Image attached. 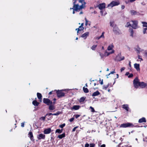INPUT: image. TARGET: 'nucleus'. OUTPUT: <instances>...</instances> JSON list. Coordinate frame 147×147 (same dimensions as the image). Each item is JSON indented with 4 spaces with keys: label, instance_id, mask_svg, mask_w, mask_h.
I'll return each mask as SVG.
<instances>
[{
    "label": "nucleus",
    "instance_id": "nucleus-1",
    "mask_svg": "<svg viewBox=\"0 0 147 147\" xmlns=\"http://www.w3.org/2000/svg\"><path fill=\"white\" fill-rule=\"evenodd\" d=\"M85 0H73L74 6L73 8H70V9H73V14L75 13V11H78L84 8L86 4Z\"/></svg>",
    "mask_w": 147,
    "mask_h": 147
},
{
    "label": "nucleus",
    "instance_id": "nucleus-2",
    "mask_svg": "<svg viewBox=\"0 0 147 147\" xmlns=\"http://www.w3.org/2000/svg\"><path fill=\"white\" fill-rule=\"evenodd\" d=\"M112 47H108L107 49L105 51L104 54L100 53L99 54L101 58L102 59L104 57L108 56L110 54L114 53V51Z\"/></svg>",
    "mask_w": 147,
    "mask_h": 147
},
{
    "label": "nucleus",
    "instance_id": "nucleus-3",
    "mask_svg": "<svg viewBox=\"0 0 147 147\" xmlns=\"http://www.w3.org/2000/svg\"><path fill=\"white\" fill-rule=\"evenodd\" d=\"M134 126V125L132 123H123L120 125V127L124 128H125L128 127H133Z\"/></svg>",
    "mask_w": 147,
    "mask_h": 147
},
{
    "label": "nucleus",
    "instance_id": "nucleus-4",
    "mask_svg": "<svg viewBox=\"0 0 147 147\" xmlns=\"http://www.w3.org/2000/svg\"><path fill=\"white\" fill-rule=\"evenodd\" d=\"M119 4V1H112L109 4H108L107 6L108 7H113V6H117Z\"/></svg>",
    "mask_w": 147,
    "mask_h": 147
},
{
    "label": "nucleus",
    "instance_id": "nucleus-5",
    "mask_svg": "<svg viewBox=\"0 0 147 147\" xmlns=\"http://www.w3.org/2000/svg\"><path fill=\"white\" fill-rule=\"evenodd\" d=\"M139 81L138 78H136L134 80V85L135 87L137 88L138 87L139 84Z\"/></svg>",
    "mask_w": 147,
    "mask_h": 147
},
{
    "label": "nucleus",
    "instance_id": "nucleus-6",
    "mask_svg": "<svg viewBox=\"0 0 147 147\" xmlns=\"http://www.w3.org/2000/svg\"><path fill=\"white\" fill-rule=\"evenodd\" d=\"M43 102L44 103L48 105H49L50 104H51L52 102L49 99L47 98H44L43 100Z\"/></svg>",
    "mask_w": 147,
    "mask_h": 147
},
{
    "label": "nucleus",
    "instance_id": "nucleus-7",
    "mask_svg": "<svg viewBox=\"0 0 147 147\" xmlns=\"http://www.w3.org/2000/svg\"><path fill=\"white\" fill-rule=\"evenodd\" d=\"M130 22L132 23L131 27L134 29H136L138 28V22L136 21H131Z\"/></svg>",
    "mask_w": 147,
    "mask_h": 147
},
{
    "label": "nucleus",
    "instance_id": "nucleus-8",
    "mask_svg": "<svg viewBox=\"0 0 147 147\" xmlns=\"http://www.w3.org/2000/svg\"><path fill=\"white\" fill-rule=\"evenodd\" d=\"M57 94L58 97L60 98L64 96L65 94L61 90H58L57 91Z\"/></svg>",
    "mask_w": 147,
    "mask_h": 147
},
{
    "label": "nucleus",
    "instance_id": "nucleus-9",
    "mask_svg": "<svg viewBox=\"0 0 147 147\" xmlns=\"http://www.w3.org/2000/svg\"><path fill=\"white\" fill-rule=\"evenodd\" d=\"M139 86L142 88H144L146 86L147 88V84L143 82H140Z\"/></svg>",
    "mask_w": 147,
    "mask_h": 147
},
{
    "label": "nucleus",
    "instance_id": "nucleus-10",
    "mask_svg": "<svg viewBox=\"0 0 147 147\" xmlns=\"http://www.w3.org/2000/svg\"><path fill=\"white\" fill-rule=\"evenodd\" d=\"M98 7L99 9L102 10L105 8V3L100 4L98 5Z\"/></svg>",
    "mask_w": 147,
    "mask_h": 147
},
{
    "label": "nucleus",
    "instance_id": "nucleus-11",
    "mask_svg": "<svg viewBox=\"0 0 147 147\" xmlns=\"http://www.w3.org/2000/svg\"><path fill=\"white\" fill-rule=\"evenodd\" d=\"M89 33L88 32H87L82 34L81 36V37L83 38L84 39H85L89 36Z\"/></svg>",
    "mask_w": 147,
    "mask_h": 147
},
{
    "label": "nucleus",
    "instance_id": "nucleus-12",
    "mask_svg": "<svg viewBox=\"0 0 147 147\" xmlns=\"http://www.w3.org/2000/svg\"><path fill=\"white\" fill-rule=\"evenodd\" d=\"M135 51L137 53H139L140 52L143 51V50L140 48L139 47H137L136 48H135Z\"/></svg>",
    "mask_w": 147,
    "mask_h": 147
},
{
    "label": "nucleus",
    "instance_id": "nucleus-13",
    "mask_svg": "<svg viewBox=\"0 0 147 147\" xmlns=\"http://www.w3.org/2000/svg\"><path fill=\"white\" fill-rule=\"evenodd\" d=\"M37 138L39 140L44 139L45 138V135L44 134H41L38 136Z\"/></svg>",
    "mask_w": 147,
    "mask_h": 147
},
{
    "label": "nucleus",
    "instance_id": "nucleus-14",
    "mask_svg": "<svg viewBox=\"0 0 147 147\" xmlns=\"http://www.w3.org/2000/svg\"><path fill=\"white\" fill-rule=\"evenodd\" d=\"M51 129L50 128L46 129L44 130V133L45 134H49L51 132Z\"/></svg>",
    "mask_w": 147,
    "mask_h": 147
},
{
    "label": "nucleus",
    "instance_id": "nucleus-15",
    "mask_svg": "<svg viewBox=\"0 0 147 147\" xmlns=\"http://www.w3.org/2000/svg\"><path fill=\"white\" fill-rule=\"evenodd\" d=\"M80 106L79 105H74L73 107H71L70 109L71 110H77L79 109Z\"/></svg>",
    "mask_w": 147,
    "mask_h": 147
},
{
    "label": "nucleus",
    "instance_id": "nucleus-16",
    "mask_svg": "<svg viewBox=\"0 0 147 147\" xmlns=\"http://www.w3.org/2000/svg\"><path fill=\"white\" fill-rule=\"evenodd\" d=\"M146 120L144 117H142L140 119L138 120V122L139 123H142L143 122H146Z\"/></svg>",
    "mask_w": 147,
    "mask_h": 147
},
{
    "label": "nucleus",
    "instance_id": "nucleus-17",
    "mask_svg": "<svg viewBox=\"0 0 147 147\" xmlns=\"http://www.w3.org/2000/svg\"><path fill=\"white\" fill-rule=\"evenodd\" d=\"M124 56H122L121 57H119V56H117L116 57V59L117 61H121V60H123L124 59Z\"/></svg>",
    "mask_w": 147,
    "mask_h": 147
},
{
    "label": "nucleus",
    "instance_id": "nucleus-18",
    "mask_svg": "<svg viewBox=\"0 0 147 147\" xmlns=\"http://www.w3.org/2000/svg\"><path fill=\"white\" fill-rule=\"evenodd\" d=\"M134 67L137 71L140 70V65L139 64L135 63L134 64Z\"/></svg>",
    "mask_w": 147,
    "mask_h": 147
},
{
    "label": "nucleus",
    "instance_id": "nucleus-19",
    "mask_svg": "<svg viewBox=\"0 0 147 147\" xmlns=\"http://www.w3.org/2000/svg\"><path fill=\"white\" fill-rule=\"evenodd\" d=\"M100 93L98 91L94 92L92 94V96H98L100 94Z\"/></svg>",
    "mask_w": 147,
    "mask_h": 147
},
{
    "label": "nucleus",
    "instance_id": "nucleus-20",
    "mask_svg": "<svg viewBox=\"0 0 147 147\" xmlns=\"http://www.w3.org/2000/svg\"><path fill=\"white\" fill-rule=\"evenodd\" d=\"M84 29L83 27L80 26L78 28L76 29V30H77V33H78L79 31L83 30Z\"/></svg>",
    "mask_w": 147,
    "mask_h": 147
},
{
    "label": "nucleus",
    "instance_id": "nucleus-21",
    "mask_svg": "<svg viewBox=\"0 0 147 147\" xmlns=\"http://www.w3.org/2000/svg\"><path fill=\"white\" fill-rule=\"evenodd\" d=\"M123 108L126 110L127 111H128L129 107L127 105H122Z\"/></svg>",
    "mask_w": 147,
    "mask_h": 147
},
{
    "label": "nucleus",
    "instance_id": "nucleus-22",
    "mask_svg": "<svg viewBox=\"0 0 147 147\" xmlns=\"http://www.w3.org/2000/svg\"><path fill=\"white\" fill-rule=\"evenodd\" d=\"M55 107L54 105L50 104L49 107V109L50 110H53L54 109Z\"/></svg>",
    "mask_w": 147,
    "mask_h": 147
},
{
    "label": "nucleus",
    "instance_id": "nucleus-23",
    "mask_svg": "<svg viewBox=\"0 0 147 147\" xmlns=\"http://www.w3.org/2000/svg\"><path fill=\"white\" fill-rule=\"evenodd\" d=\"M32 103L33 105L35 106H38L39 104V103L36 100H33Z\"/></svg>",
    "mask_w": 147,
    "mask_h": 147
},
{
    "label": "nucleus",
    "instance_id": "nucleus-24",
    "mask_svg": "<svg viewBox=\"0 0 147 147\" xmlns=\"http://www.w3.org/2000/svg\"><path fill=\"white\" fill-rule=\"evenodd\" d=\"M37 95L38 99L41 101L42 97L41 94L38 92L37 94Z\"/></svg>",
    "mask_w": 147,
    "mask_h": 147
},
{
    "label": "nucleus",
    "instance_id": "nucleus-25",
    "mask_svg": "<svg viewBox=\"0 0 147 147\" xmlns=\"http://www.w3.org/2000/svg\"><path fill=\"white\" fill-rule=\"evenodd\" d=\"M65 136V133H63V134L59 135L58 136V138H59L60 139H61L62 138H63Z\"/></svg>",
    "mask_w": 147,
    "mask_h": 147
},
{
    "label": "nucleus",
    "instance_id": "nucleus-26",
    "mask_svg": "<svg viewBox=\"0 0 147 147\" xmlns=\"http://www.w3.org/2000/svg\"><path fill=\"white\" fill-rule=\"evenodd\" d=\"M104 32H103L102 33V35L100 36H98V37H96V38L97 39H99L100 38H104Z\"/></svg>",
    "mask_w": 147,
    "mask_h": 147
},
{
    "label": "nucleus",
    "instance_id": "nucleus-27",
    "mask_svg": "<svg viewBox=\"0 0 147 147\" xmlns=\"http://www.w3.org/2000/svg\"><path fill=\"white\" fill-rule=\"evenodd\" d=\"M28 137L30 138L31 140H32L33 137L32 133L31 131L30 132L28 133Z\"/></svg>",
    "mask_w": 147,
    "mask_h": 147
},
{
    "label": "nucleus",
    "instance_id": "nucleus-28",
    "mask_svg": "<svg viewBox=\"0 0 147 147\" xmlns=\"http://www.w3.org/2000/svg\"><path fill=\"white\" fill-rule=\"evenodd\" d=\"M129 32H130V35L132 37H133L134 31L131 28L129 29Z\"/></svg>",
    "mask_w": 147,
    "mask_h": 147
},
{
    "label": "nucleus",
    "instance_id": "nucleus-29",
    "mask_svg": "<svg viewBox=\"0 0 147 147\" xmlns=\"http://www.w3.org/2000/svg\"><path fill=\"white\" fill-rule=\"evenodd\" d=\"M130 12L131 14L132 15L137 14V12L134 10L131 11Z\"/></svg>",
    "mask_w": 147,
    "mask_h": 147
},
{
    "label": "nucleus",
    "instance_id": "nucleus-30",
    "mask_svg": "<svg viewBox=\"0 0 147 147\" xmlns=\"http://www.w3.org/2000/svg\"><path fill=\"white\" fill-rule=\"evenodd\" d=\"M83 90L84 92L86 93H87L89 92L88 89L86 88H85L84 87L83 88Z\"/></svg>",
    "mask_w": 147,
    "mask_h": 147
},
{
    "label": "nucleus",
    "instance_id": "nucleus-31",
    "mask_svg": "<svg viewBox=\"0 0 147 147\" xmlns=\"http://www.w3.org/2000/svg\"><path fill=\"white\" fill-rule=\"evenodd\" d=\"M62 129H56V130L55 133H58L59 134H60L62 133Z\"/></svg>",
    "mask_w": 147,
    "mask_h": 147
},
{
    "label": "nucleus",
    "instance_id": "nucleus-32",
    "mask_svg": "<svg viewBox=\"0 0 147 147\" xmlns=\"http://www.w3.org/2000/svg\"><path fill=\"white\" fill-rule=\"evenodd\" d=\"M85 98L84 97H82L79 100V101L80 102H83L85 100Z\"/></svg>",
    "mask_w": 147,
    "mask_h": 147
},
{
    "label": "nucleus",
    "instance_id": "nucleus-33",
    "mask_svg": "<svg viewBox=\"0 0 147 147\" xmlns=\"http://www.w3.org/2000/svg\"><path fill=\"white\" fill-rule=\"evenodd\" d=\"M142 23L143 24V27H147V22H142Z\"/></svg>",
    "mask_w": 147,
    "mask_h": 147
},
{
    "label": "nucleus",
    "instance_id": "nucleus-34",
    "mask_svg": "<svg viewBox=\"0 0 147 147\" xmlns=\"http://www.w3.org/2000/svg\"><path fill=\"white\" fill-rule=\"evenodd\" d=\"M61 113V112L58 111L56 113L52 114V115H58Z\"/></svg>",
    "mask_w": 147,
    "mask_h": 147
},
{
    "label": "nucleus",
    "instance_id": "nucleus-35",
    "mask_svg": "<svg viewBox=\"0 0 147 147\" xmlns=\"http://www.w3.org/2000/svg\"><path fill=\"white\" fill-rule=\"evenodd\" d=\"M131 24L129 22H128L127 23V25L125 26L126 27H129V26H131Z\"/></svg>",
    "mask_w": 147,
    "mask_h": 147
},
{
    "label": "nucleus",
    "instance_id": "nucleus-36",
    "mask_svg": "<svg viewBox=\"0 0 147 147\" xmlns=\"http://www.w3.org/2000/svg\"><path fill=\"white\" fill-rule=\"evenodd\" d=\"M45 117H41L40 118V120L44 121L45 119Z\"/></svg>",
    "mask_w": 147,
    "mask_h": 147
},
{
    "label": "nucleus",
    "instance_id": "nucleus-37",
    "mask_svg": "<svg viewBox=\"0 0 147 147\" xmlns=\"http://www.w3.org/2000/svg\"><path fill=\"white\" fill-rule=\"evenodd\" d=\"M90 108L91 109V111L92 112H95V110L94 109V108L90 106Z\"/></svg>",
    "mask_w": 147,
    "mask_h": 147
},
{
    "label": "nucleus",
    "instance_id": "nucleus-38",
    "mask_svg": "<svg viewBox=\"0 0 147 147\" xmlns=\"http://www.w3.org/2000/svg\"><path fill=\"white\" fill-rule=\"evenodd\" d=\"M65 126V123H63L62 124L60 125L59 126V127L60 128H62Z\"/></svg>",
    "mask_w": 147,
    "mask_h": 147
},
{
    "label": "nucleus",
    "instance_id": "nucleus-39",
    "mask_svg": "<svg viewBox=\"0 0 147 147\" xmlns=\"http://www.w3.org/2000/svg\"><path fill=\"white\" fill-rule=\"evenodd\" d=\"M109 86V84H108V85H107L106 86H103V89L106 90L108 88Z\"/></svg>",
    "mask_w": 147,
    "mask_h": 147
},
{
    "label": "nucleus",
    "instance_id": "nucleus-40",
    "mask_svg": "<svg viewBox=\"0 0 147 147\" xmlns=\"http://www.w3.org/2000/svg\"><path fill=\"white\" fill-rule=\"evenodd\" d=\"M110 24L111 26L113 27L114 24V22H110Z\"/></svg>",
    "mask_w": 147,
    "mask_h": 147
},
{
    "label": "nucleus",
    "instance_id": "nucleus-41",
    "mask_svg": "<svg viewBox=\"0 0 147 147\" xmlns=\"http://www.w3.org/2000/svg\"><path fill=\"white\" fill-rule=\"evenodd\" d=\"M138 58L139 59H140V61H141L143 60V59L141 57L140 55H138Z\"/></svg>",
    "mask_w": 147,
    "mask_h": 147
},
{
    "label": "nucleus",
    "instance_id": "nucleus-42",
    "mask_svg": "<svg viewBox=\"0 0 147 147\" xmlns=\"http://www.w3.org/2000/svg\"><path fill=\"white\" fill-rule=\"evenodd\" d=\"M95 144H90V147H94L95 146Z\"/></svg>",
    "mask_w": 147,
    "mask_h": 147
},
{
    "label": "nucleus",
    "instance_id": "nucleus-43",
    "mask_svg": "<svg viewBox=\"0 0 147 147\" xmlns=\"http://www.w3.org/2000/svg\"><path fill=\"white\" fill-rule=\"evenodd\" d=\"M78 126H76L74 127L73 129H72V131H74L76 129L78 128Z\"/></svg>",
    "mask_w": 147,
    "mask_h": 147
},
{
    "label": "nucleus",
    "instance_id": "nucleus-44",
    "mask_svg": "<svg viewBox=\"0 0 147 147\" xmlns=\"http://www.w3.org/2000/svg\"><path fill=\"white\" fill-rule=\"evenodd\" d=\"M74 116L77 119L80 116V115H79L76 114Z\"/></svg>",
    "mask_w": 147,
    "mask_h": 147
},
{
    "label": "nucleus",
    "instance_id": "nucleus-45",
    "mask_svg": "<svg viewBox=\"0 0 147 147\" xmlns=\"http://www.w3.org/2000/svg\"><path fill=\"white\" fill-rule=\"evenodd\" d=\"M52 113H48V114H47L46 115L45 117L46 116H48V117H49L51 115H52Z\"/></svg>",
    "mask_w": 147,
    "mask_h": 147
},
{
    "label": "nucleus",
    "instance_id": "nucleus-46",
    "mask_svg": "<svg viewBox=\"0 0 147 147\" xmlns=\"http://www.w3.org/2000/svg\"><path fill=\"white\" fill-rule=\"evenodd\" d=\"M74 119V117H72L69 119V121L71 122L73 121Z\"/></svg>",
    "mask_w": 147,
    "mask_h": 147
},
{
    "label": "nucleus",
    "instance_id": "nucleus-47",
    "mask_svg": "<svg viewBox=\"0 0 147 147\" xmlns=\"http://www.w3.org/2000/svg\"><path fill=\"white\" fill-rule=\"evenodd\" d=\"M21 126L22 127H24V122H23L21 123Z\"/></svg>",
    "mask_w": 147,
    "mask_h": 147
},
{
    "label": "nucleus",
    "instance_id": "nucleus-48",
    "mask_svg": "<svg viewBox=\"0 0 147 147\" xmlns=\"http://www.w3.org/2000/svg\"><path fill=\"white\" fill-rule=\"evenodd\" d=\"M133 74H130L128 76V77L129 78H131L133 76Z\"/></svg>",
    "mask_w": 147,
    "mask_h": 147
},
{
    "label": "nucleus",
    "instance_id": "nucleus-49",
    "mask_svg": "<svg viewBox=\"0 0 147 147\" xmlns=\"http://www.w3.org/2000/svg\"><path fill=\"white\" fill-rule=\"evenodd\" d=\"M96 47H91V49H92V50H94L95 49H96Z\"/></svg>",
    "mask_w": 147,
    "mask_h": 147
},
{
    "label": "nucleus",
    "instance_id": "nucleus-50",
    "mask_svg": "<svg viewBox=\"0 0 147 147\" xmlns=\"http://www.w3.org/2000/svg\"><path fill=\"white\" fill-rule=\"evenodd\" d=\"M85 21H86V23L85 25L87 26V23L88 22V21L86 18H85Z\"/></svg>",
    "mask_w": 147,
    "mask_h": 147
},
{
    "label": "nucleus",
    "instance_id": "nucleus-51",
    "mask_svg": "<svg viewBox=\"0 0 147 147\" xmlns=\"http://www.w3.org/2000/svg\"><path fill=\"white\" fill-rule=\"evenodd\" d=\"M89 144L88 143H86L85 144V147H88L89 146Z\"/></svg>",
    "mask_w": 147,
    "mask_h": 147
},
{
    "label": "nucleus",
    "instance_id": "nucleus-52",
    "mask_svg": "<svg viewBox=\"0 0 147 147\" xmlns=\"http://www.w3.org/2000/svg\"><path fill=\"white\" fill-rule=\"evenodd\" d=\"M125 69V68L124 67H122L121 69V72H122Z\"/></svg>",
    "mask_w": 147,
    "mask_h": 147
},
{
    "label": "nucleus",
    "instance_id": "nucleus-53",
    "mask_svg": "<svg viewBox=\"0 0 147 147\" xmlns=\"http://www.w3.org/2000/svg\"><path fill=\"white\" fill-rule=\"evenodd\" d=\"M100 147H105V144H103L101 145Z\"/></svg>",
    "mask_w": 147,
    "mask_h": 147
},
{
    "label": "nucleus",
    "instance_id": "nucleus-54",
    "mask_svg": "<svg viewBox=\"0 0 147 147\" xmlns=\"http://www.w3.org/2000/svg\"><path fill=\"white\" fill-rule=\"evenodd\" d=\"M115 73V71H113L111 72L110 74H113Z\"/></svg>",
    "mask_w": 147,
    "mask_h": 147
},
{
    "label": "nucleus",
    "instance_id": "nucleus-55",
    "mask_svg": "<svg viewBox=\"0 0 147 147\" xmlns=\"http://www.w3.org/2000/svg\"><path fill=\"white\" fill-rule=\"evenodd\" d=\"M129 74V73L128 72H127L125 74V75L128 76Z\"/></svg>",
    "mask_w": 147,
    "mask_h": 147
},
{
    "label": "nucleus",
    "instance_id": "nucleus-56",
    "mask_svg": "<svg viewBox=\"0 0 147 147\" xmlns=\"http://www.w3.org/2000/svg\"><path fill=\"white\" fill-rule=\"evenodd\" d=\"M146 30H145V29H144L143 31V34H145L146 32Z\"/></svg>",
    "mask_w": 147,
    "mask_h": 147
},
{
    "label": "nucleus",
    "instance_id": "nucleus-57",
    "mask_svg": "<svg viewBox=\"0 0 147 147\" xmlns=\"http://www.w3.org/2000/svg\"><path fill=\"white\" fill-rule=\"evenodd\" d=\"M121 8L122 9H123L125 8V6L124 5H122L121 6Z\"/></svg>",
    "mask_w": 147,
    "mask_h": 147
},
{
    "label": "nucleus",
    "instance_id": "nucleus-58",
    "mask_svg": "<svg viewBox=\"0 0 147 147\" xmlns=\"http://www.w3.org/2000/svg\"><path fill=\"white\" fill-rule=\"evenodd\" d=\"M130 0V2H134V1H136V0Z\"/></svg>",
    "mask_w": 147,
    "mask_h": 147
},
{
    "label": "nucleus",
    "instance_id": "nucleus-59",
    "mask_svg": "<svg viewBox=\"0 0 147 147\" xmlns=\"http://www.w3.org/2000/svg\"><path fill=\"white\" fill-rule=\"evenodd\" d=\"M120 140L121 141H123V139L122 138H120Z\"/></svg>",
    "mask_w": 147,
    "mask_h": 147
},
{
    "label": "nucleus",
    "instance_id": "nucleus-60",
    "mask_svg": "<svg viewBox=\"0 0 147 147\" xmlns=\"http://www.w3.org/2000/svg\"><path fill=\"white\" fill-rule=\"evenodd\" d=\"M110 74H109L108 75H106V76L107 77V78H108V76H109L110 75Z\"/></svg>",
    "mask_w": 147,
    "mask_h": 147
},
{
    "label": "nucleus",
    "instance_id": "nucleus-61",
    "mask_svg": "<svg viewBox=\"0 0 147 147\" xmlns=\"http://www.w3.org/2000/svg\"><path fill=\"white\" fill-rule=\"evenodd\" d=\"M52 94V92L51 91V92H50L49 93V95H51Z\"/></svg>",
    "mask_w": 147,
    "mask_h": 147
},
{
    "label": "nucleus",
    "instance_id": "nucleus-62",
    "mask_svg": "<svg viewBox=\"0 0 147 147\" xmlns=\"http://www.w3.org/2000/svg\"><path fill=\"white\" fill-rule=\"evenodd\" d=\"M129 66H130V67H131V61H129Z\"/></svg>",
    "mask_w": 147,
    "mask_h": 147
},
{
    "label": "nucleus",
    "instance_id": "nucleus-63",
    "mask_svg": "<svg viewBox=\"0 0 147 147\" xmlns=\"http://www.w3.org/2000/svg\"><path fill=\"white\" fill-rule=\"evenodd\" d=\"M100 83L101 84H103V80H102V81L100 82Z\"/></svg>",
    "mask_w": 147,
    "mask_h": 147
},
{
    "label": "nucleus",
    "instance_id": "nucleus-64",
    "mask_svg": "<svg viewBox=\"0 0 147 147\" xmlns=\"http://www.w3.org/2000/svg\"><path fill=\"white\" fill-rule=\"evenodd\" d=\"M83 26H84V23H82L81 24V25L80 26L83 27Z\"/></svg>",
    "mask_w": 147,
    "mask_h": 147
}]
</instances>
